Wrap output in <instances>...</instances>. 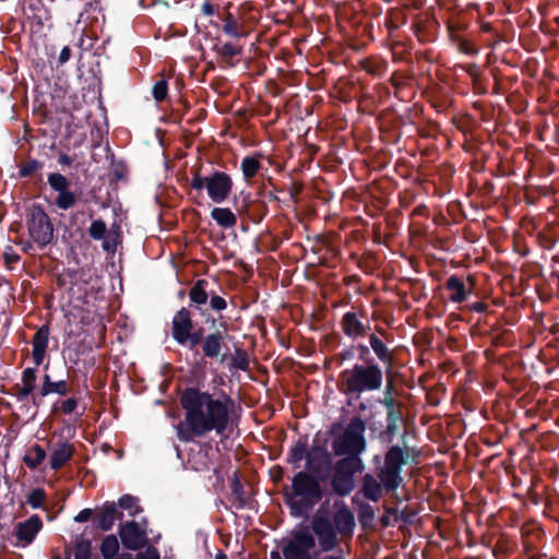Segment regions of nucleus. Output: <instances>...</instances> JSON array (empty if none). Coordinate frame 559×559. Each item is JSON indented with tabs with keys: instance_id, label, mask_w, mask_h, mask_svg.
I'll return each mask as SVG.
<instances>
[{
	"instance_id": "f257e3e1",
	"label": "nucleus",
	"mask_w": 559,
	"mask_h": 559,
	"mask_svg": "<svg viewBox=\"0 0 559 559\" xmlns=\"http://www.w3.org/2000/svg\"><path fill=\"white\" fill-rule=\"evenodd\" d=\"M332 516L322 513L320 508L310 519L308 526H300L290 532L289 538L283 543L284 559H317L312 554L317 542L322 552L336 550L341 542L350 540L356 528L354 512L344 502L334 503Z\"/></svg>"
},
{
	"instance_id": "f03ea898",
	"label": "nucleus",
	"mask_w": 559,
	"mask_h": 559,
	"mask_svg": "<svg viewBox=\"0 0 559 559\" xmlns=\"http://www.w3.org/2000/svg\"><path fill=\"white\" fill-rule=\"evenodd\" d=\"M179 403L183 409V419L175 428L181 442H192L212 431L223 436L228 429L230 409L235 404L230 396L215 399L210 392L197 386L185 388Z\"/></svg>"
},
{
	"instance_id": "7ed1b4c3",
	"label": "nucleus",
	"mask_w": 559,
	"mask_h": 559,
	"mask_svg": "<svg viewBox=\"0 0 559 559\" xmlns=\"http://www.w3.org/2000/svg\"><path fill=\"white\" fill-rule=\"evenodd\" d=\"M224 330L215 329L205 334L204 329L197 328L193 321L192 310L180 308L171 320V337L181 347L188 348L193 357L205 359H218L223 362L227 358L229 347L227 338L229 337L226 323H221Z\"/></svg>"
},
{
	"instance_id": "20e7f679",
	"label": "nucleus",
	"mask_w": 559,
	"mask_h": 559,
	"mask_svg": "<svg viewBox=\"0 0 559 559\" xmlns=\"http://www.w3.org/2000/svg\"><path fill=\"white\" fill-rule=\"evenodd\" d=\"M384 376L385 367L377 359L370 344L358 343L357 361L340 372L337 388L344 395L359 399L364 393L381 391Z\"/></svg>"
},
{
	"instance_id": "39448f33",
	"label": "nucleus",
	"mask_w": 559,
	"mask_h": 559,
	"mask_svg": "<svg viewBox=\"0 0 559 559\" xmlns=\"http://www.w3.org/2000/svg\"><path fill=\"white\" fill-rule=\"evenodd\" d=\"M321 476L307 471L297 472L292 478V485L282 490L283 499L290 515L301 518L308 514L324 497Z\"/></svg>"
},
{
	"instance_id": "423d86ee",
	"label": "nucleus",
	"mask_w": 559,
	"mask_h": 559,
	"mask_svg": "<svg viewBox=\"0 0 559 559\" xmlns=\"http://www.w3.org/2000/svg\"><path fill=\"white\" fill-rule=\"evenodd\" d=\"M393 341L392 334L385 329L376 326V333H370L369 343L377 359L385 367L386 376L382 386L383 396L395 397L396 388L393 378V368L395 362L394 349L389 347Z\"/></svg>"
},
{
	"instance_id": "0eeeda50",
	"label": "nucleus",
	"mask_w": 559,
	"mask_h": 559,
	"mask_svg": "<svg viewBox=\"0 0 559 559\" xmlns=\"http://www.w3.org/2000/svg\"><path fill=\"white\" fill-rule=\"evenodd\" d=\"M366 423L360 416H353L342 435L334 438L332 448L334 454L360 456L366 451L367 441L365 437Z\"/></svg>"
},
{
	"instance_id": "6e6552de",
	"label": "nucleus",
	"mask_w": 559,
	"mask_h": 559,
	"mask_svg": "<svg viewBox=\"0 0 559 559\" xmlns=\"http://www.w3.org/2000/svg\"><path fill=\"white\" fill-rule=\"evenodd\" d=\"M408 449L405 451L400 445H391L384 454V464L378 473L384 491L394 495L403 484L402 467L407 464Z\"/></svg>"
},
{
	"instance_id": "1a4fd4ad",
	"label": "nucleus",
	"mask_w": 559,
	"mask_h": 559,
	"mask_svg": "<svg viewBox=\"0 0 559 559\" xmlns=\"http://www.w3.org/2000/svg\"><path fill=\"white\" fill-rule=\"evenodd\" d=\"M25 224L29 238L38 248L44 249L51 243L55 228L50 216L41 204L34 203L26 207Z\"/></svg>"
},
{
	"instance_id": "9d476101",
	"label": "nucleus",
	"mask_w": 559,
	"mask_h": 559,
	"mask_svg": "<svg viewBox=\"0 0 559 559\" xmlns=\"http://www.w3.org/2000/svg\"><path fill=\"white\" fill-rule=\"evenodd\" d=\"M47 183L51 192L56 193L52 204L61 210L68 211L79 202V195L71 190L70 179L61 173H49Z\"/></svg>"
},
{
	"instance_id": "9b49d317",
	"label": "nucleus",
	"mask_w": 559,
	"mask_h": 559,
	"mask_svg": "<svg viewBox=\"0 0 559 559\" xmlns=\"http://www.w3.org/2000/svg\"><path fill=\"white\" fill-rule=\"evenodd\" d=\"M235 207L243 230H247L248 223L260 224L269 213L266 201L251 198L250 194L243 195L240 200L236 199Z\"/></svg>"
},
{
	"instance_id": "f8f14e48",
	"label": "nucleus",
	"mask_w": 559,
	"mask_h": 559,
	"mask_svg": "<svg viewBox=\"0 0 559 559\" xmlns=\"http://www.w3.org/2000/svg\"><path fill=\"white\" fill-rule=\"evenodd\" d=\"M333 466V457L324 444L313 442L307 453V472L328 479Z\"/></svg>"
},
{
	"instance_id": "ddd939ff",
	"label": "nucleus",
	"mask_w": 559,
	"mask_h": 559,
	"mask_svg": "<svg viewBox=\"0 0 559 559\" xmlns=\"http://www.w3.org/2000/svg\"><path fill=\"white\" fill-rule=\"evenodd\" d=\"M340 326L342 332L352 340L370 335L368 334L371 329L370 322L364 310L345 312L340 321Z\"/></svg>"
},
{
	"instance_id": "4468645a",
	"label": "nucleus",
	"mask_w": 559,
	"mask_h": 559,
	"mask_svg": "<svg viewBox=\"0 0 559 559\" xmlns=\"http://www.w3.org/2000/svg\"><path fill=\"white\" fill-rule=\"evenodd\" d=\"M119 537L122 546L128 550H140L148 544L146 530L133 520L119 525Z\"/></svg>"
},
{
	"instance_id": "2eb2a0df",
	"label": "nucleus",
	"mask_w": 559,
	"mask_h": 559,
	"mask_svg": "<svg viewBox=\"0 0 559 559\" xmlns=\"http://www.w3.org/2000/svg\"><path fill=\"white\" fill-rule=\"evenodd\" d=\"M233 186V179L227 173L214 170L207 176L206 192L214 203H223L229 198Z\"/></svg>"
},
{
	"instance_id": "dca6fc26",
	"label": "nucleus",
	"mask_w": 559,
	"mask_h": 559,
	"mask_svg": "<svg viewBox=\"0 0 559 559\" xmlns=\"http://www.w3.org/2000/svg\"><path fill=\"white\" fill-rule=\"evenodd\" d=\"M43 528V521L38 514H33L27 520L15 525L13 536L16 542L12 545L19 548L29 546Z\"/></svg>"
},
{
	"instance_id": "f3484780",
	"label": "nucleus",
	"mask_w": 559,
	"mask_h": 559,
	"mask_svg": "<svg viewBox=\"0 0 559 559\" xmlns=\"http://www.w3.org/2000/svg\"><path fill=\"white\" fill-rule=\"evenodd\" d=\"M210 283L206 280L200 278L197 280L193 286L189 290V299L190 305L189 309L193 307L195 310H199L200 313L205 317L206 323H210L212 326H215L217 323V319L212 314H206L205 311L201 310V306L205 305L209 300L211 292L207 290Z\"/></svg>"
},
{
	"instance_id": "a211bd4d",
	"label": "nucleus",
	"mask_w": 559,
	"mask_h": 559,
	"mask_svg": "<svg viewBox=\"0 0 559 559\" xmlns=\"http://www.w3.org/2000/svg\"><path fill=\"white\" fill-rule=\"evenodd\" d=\"M123 519V512L120 511L114 501H106L97 509L94 518V525L103 532L110 531L117 520Z\"/></svg>"
},
{
	"instance_id": "6ab92c4d",
	"label": "nucleus",
	"mask_w": 559,
	"mask_h": 559,
	"mask_svg": "<svg viewBox=\"0 0 559 559\" xmlns=\"http://www.w3.org/2000/svg\"><path fill=\"white\" fill-rule=\"evenodd\" d=\"M468 281L471 287H466L465 283L457 275H451L444 283V289L450 293L449 300L454 304H461L473 294L475 286V276L469 275Z\"/></svg>"
},
{
	"instance_id": "aec40b11",
	"label": "nucleus",
	"mask_w": 559,
	"mask_h": 559,
	"mask_svg": "<svg viewBox=\"0 0 559 559\" xmlns=\"http://www.w3.org/2000/svg\"><path fill=\"white\" fill-rule=\"evenodd\" d=\"M50 328L48 323L43 324L34 334L32 340V358L35 366L43 365L49 343Z\"/></svg>"
},
{
	"instance_id": "412c9836",
	"label": "nucleus",
	"mask_w": 559,
	"mask_h": 559,
	"mask_svg": "<svg viewBox=\"0 0 559 559\" xmlns=\"http://www.w3.org/2000/svg\"><path fill=\"white\" fill-rule=\"evenodd\" d=\"M210 449V443H203L202 445H200L199 450L191 451L187 462L188 468L195 472L209 471L211 465V459L209 453Z\"/></svg>"
},
{
	"instance_id": "4be33fe9",
	"label": "nucleus",
	"mask_w": 559,
	"mask_h": 559,
	"mask_svg": "<svg viewBox=\"0 0 559 559\" xmlns=\"http://www.w3.org/2000/svg\"><path fill=\"white\" fill-rule=\"evenodd\" d=\"M364 468V462L360 456L356 455H345V457L340 459L334 466V474L341 476H347L348 478H354L355 474L361 472Z\"/></svg>"
},
{
	"instance_id": "5701e85b",
	"label": "nucleus",
	"mask_w": 559,
	"mask_h": 559,
	"mask_svg": "<svg viewBox=\"0 0 559 559\" xmlns=\"http://www.w3.org/2000/svg\"><path fill=\"white\" fill-rule=\"evenodd\" d=\"M75 449L69 442L60 443L51 453L49 465L53 471H59L72 460Z\"/></svg>"
},
{
	"instance_id": "b1692460",
	"label": "nucleus",
	"mask_w": 559,
	"mask_h": 559,
	"mask_svg": "<svg viewBox=\"0 0 559 559\" xmlns=\"http://www.w3.org/2000/svg\"><path fill=\"white\" fill-rule=\"evenodd\" d=\"M383 490L384 488L380 479L377 480L371 474L362 476L360 491L366 499L378 502L382 497Z\"/></svg>"
},
{
	"instance_id": "393cba45",
	"label": "nucleus",
	"mask_w": 559,
	"mask_h": 559,
	"mask_svg": "<svg viewBox=\"0 0 559 559\" xmlns=\"http://www.w3.org/2000/svg\"><path fill=\"white\" fill-rule=\"evenodd\" d=\"M70 392V388L67 380L53 381L49 374L43 377V383L39 389L40 396H47L49 394H58L66 396Z\"/></svg>"
},
{
	"instance_id": "a878e982",
	"label": "nucleus",
	"mask_w": 559,
	"mask_h": 559,
	"mask_svg": "<svg viewBox=\"0 0 559 559\" xmlns=\"http://www.w3.org/2000/svg\"><path fill=\"white\" fill-rule=\"evenodd\" d=\"M214 50L228 67H235L236 61L234 59L240 57L243 52L242 46L229 41L215 45Z\"/></svg>"
},
{
	"instance_id": "bb28decb",
	"label": "nucleus",
	"mask_w": 559,
	"mask_h": 559,
	"mask_svg": "<svg viewBox=\"0 0 559 559\" xmlns=\"http://www.w3.org/2000/svg\"><path fill=\"white\" fill-rule=\"evenodd\" d=\"M44 168V163L36 158H27L19 166V178H31L36 176L37 182L43 183L44 177L40 173Z\"/></svg>"
},
{
	"instance_id": "cd10ccee",
	"label": "nucleus",
	"mask_w": 559,
	"mask_h": 559,
	"mask_svg": "<svg viewBox=\"0 0 559 559\" xmlns=\"http://www.w3.org/2000/svg\"><path fill=\"white\" fill-rule=\"evenodd\" d=\"M309 452L308 449V437L304 436L300 437L296 443L289 449L286 462L288 464L294 465L295 467H299L300 462L306 459L307 460V453Z\"/></svg>"
},
{
	"instance_id": "c85d7f7f",
	"label": "nucleus",
	"mask_w": 559,
	"mask_h": 559,
	"mask_svg": "<svg viewBox=\"0 0 559 559\" xmlns=\"http://www.w3.org/2000/svg\"><path fill=\"white\" fill-rule=\"evenodd\" d=\"M238 214H235L228 207H214L211 211V218L222 228H233L237 224Z\"/></svg>"
},
{
	"instance_id": "c756f323",
	"label": "nucleus",
	"mask_w": 559,
	"mask_h": 559,
	"mask_svg": "<svg viewBox=\"0 0 559 559\" xmlns=\"http://www.w3.org/2000/svg\"><path fill=\"white\" fill-rule=\"evenodd\" d=\"M360 66L368 74L381 78L388 70L386 60L379 57H368L360 61Z\"/></svg>"
},
{
	"instance_id": "7c9ffc66",
	"label": "nucleus",
	"mask_w": 559,
	"mask_h": 559,
	"mask_svg": "<svg viewBox=\"0 0 559 559\" xmlns=\"http://www.w3.org/2000/svg\"><path fill=\"white\" fill-rule=\"evenodd\" d=\"M331 487L334 493L340 497L348 496L355 488V478L333 474L331 478Z\"/></svg>"
},
{
	"instance_id": "2f4dec72",
	"label": "nucleus",
	"mask_w": 559,
	"mask_h": 559,
	"mask_svg": "<svg viewBox=\"0 0 559 559\" xmlns=\"http://www.w3.org/2000/svg\"><path fill=\"white\" fill-rule=\"evenodd\" d=\"M46 459L45 449L35 443L23 457V463L31 469H36Z\"/></svg>"
},
{
	"instance_id": "473e14b6",
	"label": "nucleus",
	"mask_w": 559,
	"mask_h": 559,
	"mask_svg": "<svg viewBox=\"0 0 559 559\" xmlns=\"http://www.w3.org/2000/svg\"><path fill=\"white\" fill-rule=\"evenodd\" d=\"M222 31L225 35L231 38H240L247 36L242 26L238 23V21L230 12H227L223 19Z\"/></svg>"
},
{
	"instance_id": "72a5a7b5",
	"label": "nucleus",
	"mask_w": 559,
	"mask_h": 559,
	"mask_svg": "<svg viewBox=\"0 0 559 559\" xmlns=\"http://www.w3.org/2000/svg\"><path fill=\"white\" fill-rule=\"evenodd\" d=\"M261 155L255 156H246L242 158L240 164V169L243 175V179L246 182H250L253 177L257 176L259 170L261 169L262 165L259 160V157Z\"/></svg>"
},
{
	"instance_id": "f704fd0d",
	"label": "nucleus",
	"mask_w": 559,
	"mask_h": 559,
	"mask_svg": "<svg viewBox=\"0 0 559 559\" xmlns=\"http://www.w3.org/2000/svg\"><path fill=\"white\" fill-rule=\"evenodd\" d=\"M116 504L120 511H128L132 518L143 512L139 498L129 493L122 495Z\"/></svg>"
},
{
	"instance_id": "c9c22d12",
	"label": "nucleus",
	"mask_w": 559,
	"mask_h": 559,
	"mask_svg": "<svg viewBox=\"0 0 559 559\" xmlns=\"http://www.w3.org/2000/svg\"><path fill=\"white\" fill-rule=\"evenodd\" d=\"M74 559H92V540L84 537V534L75 536L73 542Z\"/></svg>"
},
{
	"instance_id": "e433bc0d",
	"label": "nucleus",
	"mask_w": 559,
	"mask_h": 559,
	"mask_svg": "<svg viewBox=\"0 0 559 559\" xmlns=\"http://www.w3.org/2000/svg\"><path fill=\"white\" fill-rule=\"evenodd\" d=\"M404 415L385 417L386 426L380 431L379 438L382 441L391 442L393 437L399 432L401 425H403Z\"/></svg>"
},
{
	"instance_id": "4c0bfd02",
	"label": "nucleus",
	"mask_w": 559,
	"mask_h": 559,
	"mask_svg": "<svg viewBox=\"0 0 559 559\" xmlns=\"http://www.w3.org/2000/svg\"><path fill=\"white\" fill-rule=\"evenodd\" d=\"M119 548L118 538L114 534L106 535L99 545V551L104 559H114L119 554Z\"/></svg>"
},
{
	"instance_id": "58836bf2",
	"label": "nucleus",
	"mask_w": 559,
	"mask_h": 559,
	"mask_svg": "<svg viewBox=\"0 0 559 559\" xmlns=\"http://www.w3.org/2000/svg\"><path fill=\"white\" fill-rule=\"evenodd\" d=\"M374 518H376V514H374V510H373L372 506H370L369 503H366V502H362L359 504L358 521H359V524L361 525L362 530H365V531L373 530L374 528V524H373Z\"/></svg>"
},
{
	"instance_id": "ea45409f",
	"label": "nucleus",
	"mask_w": 559,
	"mask_h": 559,
	"mask_svg": "<svg viewBox=\"0 0 559 559\" xmlns=\"http://www.w3.org/2000/svg\"><path fill=\"white\" fill-rule=\"evenodd\" d=\"M378 403L385 408V417L403 415V403L395 397L382 396Z\"/></svg>"
},
{
	"instance_id": "a19ab883",
	"label": "nucleus",
	"mask_w": 559,
	"mask_h": 559,
	"mask_svg": "<svg viewBox=\"0 0 559 559\" xmlns=\"http://www.w3.org/2000/svg\"><path fill=\"white\" fill-rule=\"evenodd\" d=\"M230 491L233 497L237 501V508H243L246 506L245 490L237 474H235L230 483Z\"/></svg>"
},
{
	"instance_id": "79ce46f5",
	"label": "nucleus",
	"mask_w": 559,
	"mask_h": 559,
	"mask_svg": "<svg viewBox=\"0 0 559 559\" xmlns=\"http://www.w3.org/2000/svg\"><path fill=\"white\" fill-rule=\"evenodd\" d=\"M249 356L246 349L236 348L235 355L231 358V367L237 370L247 371L249 369Z\"/></svg>"
},
{
	"instance_id": "37998d69",
	"label": "nucleus",
	"mask_w": 559,
	"mask_h": 559,
	"mask_svg": "<svg viewBox=\"0 0 559 559\" xmlns=\"http://www.w3.org/2000/svg\"><path fill=\"white\" fill-rule=\"evenodd\" d=\"M45 500H46V491L40 487L31 490L26 497V502L33 509H40L44 506Z\"/></svg>"
},
{
	"instance_id": "c03bdc74",
	"label": "nucleus",
	"mask_w": 559,
	"mask_h": 559,
	"mask_svg": "<svg viewBox=\"0 0 559 559\" xmlns=\"http://www.w3.org/2000/svg\"><path fill=\"white\" fill-rule=\"evenodd\" d=\"M107 234V225L103 219H95L91 223L88 235L94 240L104 239Z\"/></svg>"
},
{
	"instance_id": "a18cd8bd",
	"label": "nucleus",
	"mask_w": 559,
	"mask_h": 559,
	"mask_svg": "<svg viewBox=\"0 0 559 559\" xmlns=\"http://www.w3.org/2000/svg\"><path fill=\"white\" fill-rule=\"evenodd\" d=\"M152 93H153V97L156 102L160 103V102L165 100L168 95L167 81L163 78V79L158 80L157 82H155Z\"/></svg>"
},
{
	"instance_id": "49530a36",
	"label": "nucleus",
	"mask_w": 559,
	"mask_h": 559,
	"mask_svg": "<svg viewBox=\"0 0 559 559\" xmlns=\"http://www.w3.org/2000/svg\"><path fill=\"white\" fill-rule=\"evenodd\" d=\"M207 185V176L203 177L200 174V168H192V179L190 181V187L193 190L201 192L204 188L206 189Z\"/></svg>"
},
{
	"instance_id": "de8ad7c7",
	"label": "nucleus",
	"mask_w": 559,
	"mask_h": 559,
	"mask_svg": "<svg viewBox=\"0 0 559 559\" xmlns=\"http://www.w3.org/2000/svg\"><path fill=\"white\" fill-rule=\"evenodd\" d=\"M36 370L35 368H26L22 372V385L29 388V390L34 391L36 384Z\"/></svg>"
},
{
	"instance_id": "09e8293b",
	"label": "nucleus",
	"mask_w": 559,
	"mask_h": 559,
	"mask_svg": "<svg viewBox=\"0 0 559 559\" xmlns=\"http://www.w3.org/2000/svg\"><path fill=\"white\" fill-rule=\"evenodd\" d=\"M210 307L213 311L221 312L227 308V301L216 295L214 292H211L210 294Z\"/></svg>"
},
{
	"instance_id": "8fccbe9b",
	"label": "nucleus",
	"mask_w": 559,
	"mask_h": 559,
	"mask_svg": "<svg viewBox=\"0 0 559 559\" xmlns=\"http://www.w3.org/2000/svg\"><path fill=\"white\" fill-rule=\"evenodd\" d=\"M385 514L381 516L380 523L382 527H388L391 525V515H394L395 521L399 522V511L394 507H385Z\"/></svg>"
},
{
	"instance_id": "3c124183",
	"label": "nucleus",
	"mask_w": 559,
	"mask_h": 559,
	"mask_svg": "<svg viewBox=\"0 0 559 559\" xmlns=\"http://www.w3.org/2000/svg\"><path fill=\"white\" fill-rule=\"evenodd\" d=\"M78 405H79V400L76 397H69L61 402L60 411L63 414L69 415V414H72L73 412H75V409L78 408Z\"/></svg>"
},
{
	"instance_id": "603ef678",
	"label": "nucleus",
	"mask_w": 559,
	"mask_h": 559,
	"mask_svg": "<svg viewBox=\"0 0 559 559\" xmlns=\"http://www.w3.org/2000/svg\"><path fill=\"white\" fill-rule=\"evenodd\" d=\"M20 259L21 257L13 251L12 247H7L5 251L3 252V260L8 269L11 270L12 264L17 263Z\"/></svg>"
},
{
	"instance_id": "864d4df0",
	"label": "nucleus",
	"mask_w": 559,
	"mask_h": 559,
	"mask_svg": "<svg viewBox=\"0 0 559 559\" xmlns=\"http://www.w3.org/2000/svg\"><path fill=\"white\" fill-rule=\"evenodd\" d=\"M159 551L154 546H147L144 551L136 555L135 559H159Z\"/></svg>"
},
{
	"instance_id": "5fc2aeb1",
	"label": "nucleus",
	"mask_w": 559,
	"mask_h": 559,
	"mask_svg": "<svg viewBox=\"0 0 559 559\" xmlns=\"http://www.w3.org/2000/svg\"><path fill=\"white\" fill-rule=\"evenodd\" d=\"M355 352H357V345H350L343 348L342 352H340L336 357L341 361L352 360L355 356Z\"/></svg>"
},
{
	"instance_id": "6e6d98bb",
	"label": "nucleus",
	"mask_w": 559,
	"mask_h": 559,
	"mask_svg": "<svg viewBox=\"0 0 559 559\" xmlns=\"http://www.w3.org/2000/svg\"><path fill=\"white\" fill-rule=\"evenodd\" d=\"M94 515V510L90 508H85L81 510L75 516L74 521L78 523H84L91 520Z\"/></svg>"
},
{
	"instance_id": "4d7b16f0",
	"label": "nucleus",
	"mask_w": 559,
	"mask_h": 559,
	"mask_svg": "<svg viewBox=\"0 0 559 559\" xmlns=\"http://www.w3.org/2000/svg\"><path fill=\"white\" fill-rule=\"evenodd\" d=\"M117 247V239L112 237V235L109 233L107 237L105 236L103 241V249L107 252H114Z\"/></svg>"
},
{
	"instance_id": "13d9d810",
	"label": "nucleus",
	"mask_w": 559,
	"mask_h": 559,
	"mask_svg": "<svg viewBox=\"0 0 559 559\" xmlns=\"http://www.w3.org/2000/svg\"><path fill=\"white\" fill-rule=\"evenodd\" d=\"M15 389L17 390V392L15 393V396L19 402L25 401L33 393V391L29 390V388H26L23 385L20 386L19 384H16Z\"/></svg>"
},
{
	"instance_id": "bf43d9fd",
	"label": "nucleus",
	"mask_w": 559,
	"mask_h": 559,
	"mask_svg": "<svg viewBox=\"0 0 559 559\" xmlns=\"http://www.w3.org/2000/svg\"><path fill=\"white\" fill-rule=\"evenodd\" d=\"M467 307L471 311L477 312V313H485L488 309L487 304H485L483 301L472 302Z\"/></svg>"
},
{
	"instance_id": "052dcab7",
	"label": "nucleus",
	"mask_w": 559,
	"mask_h": 559,
	"mask_svg": "<svg viewBox=\"0 0 559 559\" xmlns=\"http://www.w3.org/2000/svg\"><path fill=\"white\" fill-rule=\"evenodd\" d=\"M74 157L61 152L58 156V164L62 167H69L73 164Z\"/></svg>"
},
{
	"instance_id": "680f3d73",
	"label": "nucleus",
	"mask_w": 559,
	"mask_h": 559,
	"mask_svg": "<svg viewBox=\"0 0 559 559\" xmlns=\"http://www.w3.org/2000/svg\"><path fill=\"white\" fill-rule=\"evenodd\" d=\"M416 513L411 509L405 508V511L399 513V521H404L405 523H412L414 521Z\"/></svg>"
},
{
	"instance_id": "e2e57ef3",
	"label": "nucleus",
	"mask_w": 559,
	"mask_h": 559,
	"mask_svg": "<svg viewBox=\"0 0 559 559\" xmlns=\"http://www.w3.org/2000/svg\"><path fill=\"white\" fill-rule=\"evenodd\" d=\"M70 57H71V49L69 46H64L60 51V55L58 58V64L59 66L64 64L66 62L69 61Z\"/></svg>"
},
{
	"instance_id": "0e129e2a",
	"label": "nucleus",
	"mask_w": 559,
	"mask_h": 559,
	"mask_svg": "<svg viewBox=\"0 0 559 559\" xmlns=\"http://www.w3.org/2000/svg\"><path fill=\"white\" fill-rule=\"evenodd\" d=\"M215 10H216V7L211 3L209 0L205 1L202 5H201V12L206 15V16H212L215 14Z\"/></svg>"
},
{
	"instance_id": "69168bd1",
	"label": "nucleus",
	"mask_w": 559,
	"mask_h": 559,
	"mask_svg": "<svg viewBox=\"0 0 559 559\" xmlns=\"http://www.w3.org/2000/svg\"><path fill=\"white\" fill-rule=\"evenodd\" d=\"M391 84L397 90L405 84V76L399 75L396 72L390 79Z\"/></svg>"
},
{
	"instance_id": "338daca9",
	"label": "nucleus",
	"mask_w": 559,
	"mask_h": 559,
	"mask_svg": "<svg viewBox=\"0 0 559 559\" xmlns=\"http://www.w3.org/2000/svg\"><path fill=\"white\" fill-rule=\"evenodd\" d=\"M523 548H524L525 556H530L532 554H537L535 551V546L527 540L523 542Z\"/></svg>"
},
{
	"instance_id": "774afa93",
	"label": "nucleus",
	"mask_w": 559,
	"mask_h": 559,
	"mask_svg": "<svg viewBox=\"0 0 559 559\" xmlns=\"http://www.w3.org/2000/svg\"><path fill=\"white\" fill-rule=\"evenodd\" d=\"M51 559H71V551L68 547H66L63 557L58 552H53Z\"/></svg>"
}]
</instances>
